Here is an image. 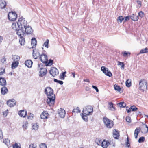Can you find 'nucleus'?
Instances as JSON below:
<instances>
[{"label":"nucleus","instance_id":"393cba45","mask_svg":"<svg viewBox=\"0 0 148 148\" xmlns=\"http://www.w3.org/2000/svg\"><path fill=\"white\" fill-rule=\"evenodd\" d=\"M6 3L4 0H0V8L1 9L5 8Z\"/></svg>","mask_w":148,"mask_h":148},{"label":"nucleus","instance_id":"a211bd4d","mask_svg":"<svg viewBox=\"0 0 148 148\" xmlns=\"http://www.w3.org/2000/svg\"><path fill=\"white\" fill-rule=\"evenodd\" d=\"M108 108L109 110L111 111H114L115 110L113 104L111 102H109L108 103Z\"/></svg>","mask_w":148,"mask_h":148},{"label":"nucleus","instance_id":"aec40b11","mask_svg":"<svg viewBox=\"0 0 148 148\" xmlns=\"http://www.w3.org/2000/svg\"><path fill=\"white\" fill-rule=\"evenodd\" d=\"M49 114L47 111H44L40 115V117L41 119H47Z\"/></svg>","mask_w":148,"mask_h":148},{"label":"nucleus","instance_id":"a878e982","mask_svg":"<svg viewBox=\"0 0 148 148\" xmlns=\"http://www.w3.org/2000/svg\"><path fill=\"white\" fill-rule=\"evenodd\" d=\"M6 84V80L4 78H0V84L2 86H5Z\"/></svg>","mask_w":148,"mask_h":148},{"label":"nucleus","instance_id":"1a4fd4ad","mask_svg":"<svg viewBox=\"0 0 148 148\" xmlns=\"http://www.w3.org/2000/svg\"><path fill=\"white\" fill-rule=\"evenodd\" d=\"M40 60L43 63L47 64L48 62L47 56L45 54L43 53L40 55Z\"/></svg>","mask_w":148,"mask_h":148},{"label":"nucleus","instance_id":"bb28decb","mask_svg":"<svg viewBox=\"0 0 148 148\" xmlns=\"http://www.w3.org/2000/svg\"><path fill=\"white\" fill-rule=\"evenodd\" d=\"M37 44V41L35 38H32L31 39V45L32 46V48H33L35 47Z\"/></svg>","mask_w":148,"mask_h":148},{"label":"nucleus","instance_id":"e433bc0d","mask_svg":"<svg viewBox=\"0 0 148 148\" xmlns=\"http://www.w3.org/2000/svg\"><path fill=\"white\" fill-rule=\"evenodd\" d=\"M28 127V123L27 121H26L23 125V127L24 130H25L27 129V127Z\"/></svg>","mask_w":148,"mask_h":148},{"label":"nucleus","instance_id":"f8f14e48","mask_svg":"<svg viewBox=\"0 0 148 148\" xmlns=\"http://www.w3.org/2000/svg\"><path fill=\"white\" fill-rule=\"evenodd\" d=\"M16 32V34L19 37H23L24 35L25 34L24 29L20 28H18Z\"/></svg>","mask_w":148,"mask_h":148},{"label":"nucleus","instance_id":"6e6d98bb","mask_svg":"<svg viewBox=\"0 0 148 148\" xmlns=\"http://www.w3.org/2000/svg\"><path fill=\"white\" fill-rule=\"evenodd\" d=\"M123 56L125 57H127L128 56V55L129 54L130 55V53L129 52H125L124 53H123Z\"/></svg>","mask_w":148,"mask_h":148},{"label":"nucleus","instance_id":"cd10ccee","mask_svg":"<svg viewBox=\"0 0 148 148\" xmlns=\"http://www.w3.org/2000/svg\"><path fill=\"white\" fill-rule=\"evenodd\" d=\"M130 17V18L133 21H137L138 19V16L134 14H132Z\"/></svg>","mask_w":148,"mask_h":148},{"label":"nucleus","instance_id":"09e8293b","mask_svg":"<svg viewBox=\"0 0 148 148\" xmlns=\"http://www.w3.org/2000/svg\"><path fill=\"white\" fill-rule=\"evenodd\" d=\"M10 140L8 138H6L3 139V143L6 144V145H8L10 143Z\"/></svg>","mask_w":148,"mask_h":148},{"label":"nucleus","instance_id":"c756f323","mask_svg":"<svg viewBox=\"0 0 148 148\" xmlns=\"http://www.w3.org/2000/svg\"><path fill=\"white\" fill-rule=\"evenodd\" d=\"M148 53V49L147 47H146L144 49H141L140 51V53H138L137 54V55H138L140 54L144 53Z\"/></svg>","mask_w":148,"mask_h":148},{"label":"nucleus","instance_id":"3c124183","mask_svg":"<svg viewBox=\"0 0 148 148\" xmlns=\"http://www.w3.org/2000/svg\"><path fill=\"white\" fill-rule=\"evenodd\" d=\"M37 145L35 144H31L29 145V148H36Z\"/></svg>","mask_w":148,"mask_h":148},{"label":"nucleus","instance_id":"473e14b6","mask_svg":"<svg viewBox=\"0 0 148 148\" xmlns=\"http://www.w3.org/2000/svg\"><path fill=\"white\" fill-rule=\"evenodd\" d=\"M32 127L33 130H37L38 129L39 125L37 123H33Z\"/></svg>","mask_w":148,"mask_h":148},{"label":"nucleus","instance_id":"a18cd8bd","mask_svg":"<svg viewBox=\"0 0 148 148\" xmlns=\"http://www.w3.org/2000/svg\"><path fill=\"white\" fill-rule=\"evenodd\" d=\"M145 138L143 136L140 137L138 140V142L139 143L143 142L145 141Z\"/></svg>","mask_w":148,"mask_h":148},{"label":"nucleus","instance_id":"f704fd0d","mask_svg":"<svg viewBox=\"0 0 148 148\" xmlns=\"http://www.w3.org/2000/svg\"><path fill=\"white\" fill-rule=\"evenodd\" d=\"M118 105L120 107L124 108L126 106V104L124 102H121L118 103Z\"/></svg>","mask_w":148,"mask_h":148},{"label":"nucleus","instance_id":"7ed1b4c3","mask_svg":"<svg viewBox=\"0 0 148 148\" xmlns=\"http://www.w3.org/2000/svg\"><path fill=\"white\" fill-rule=\"evenodd\" d=\"M103 121L104 124L108 128H111L114 125V124L113 121L107 118H103Z\"/></svg>","mask_w":148,"mask_h":148},{"label":"nucleus","instance_id":"4be33fe9","mask_svg":"<svg viewBox=\"0 0 148 148\" xmlns=\"http://www.w3.org/2000/svg\"><path fill=\"white\" fill-rule=\"evenodd\" d=\"M32 62L30 60H26L25 63V65L28 68L31 67L32 64Z\"/></svg>","mask_w":148,"mask_h":148},{"label":"nucleus","instance_id":"c03bdc74","mask_svg":"<svg viewBox=\"0 0 148 148\" xmlns=\"http://www.w3.org/2000/svg\"><path fill=\"white\" fill-rule=\"evenodd\" d=\"M118 65L121 66V69L123 68V69H124L125 65L123 62L118 61Z\"/></svg>","mask_w":148,"mask_h":148},{"label":"nucleus","instance_id":"58836bf2","mask_svg":"<svg viewBox=\"0 0 148 148\" xmlns=\"http://www.w3.org/2000/svg\"><path fill=\"white\" fill-rule=\"evenodd\" d=\"M130 109L132 110V111L134 112L136 111L138 109V108L134 105L131 106L130 107Z\"/></svg>","mask_w":148,"mask_h":148},{"label":"nucleus","instance_id":"5701e85b","mask_svg":"<svg viewBox=\"0 0 148 148\" xmlns=\"http://www.w3.org/2000/svg\"><path fill=\"white\" fill-rule=\"evenodd\" d=\"M141 129L140 127H137L134 131V136L135 138H137L138 134L139 133Z\"/></svg>","mask_w":148,"mask_h":148},{"label":"nucleus","instance_id":"4d7b16f0","mask_svg":"<svg viewBox=\"0 0 148 148\" xmlns=\"http://www.w3.org/2000/svg\"><path fill=\"white\" fill-rule=\"evenodd\" d=\"M13 148H20V147L18 145L17 143H15L13 145Z\"/></svg>","mask_w":148,"mask_h":148},{"label":"nucleus","instance_id":"680f3d73","mask_svg":"<svg viewBox=\"0 0 148 148\" xmlns=\"http://www.w3.org/2000/svg\"><path fill=\"white\" fill-rule=\"evenodd\" d=\"M6 61V59L5 58V57H3L1 59V62L3 63H4Z\"/></svg>","mask_w":148,"mask_h":148},{"label":"nucleus","instance_id":"49530a36","mask_svg":"<svg viewBox=\"0 0 148 148\" xmlns=\"http://www.w3.org/2000/svg\"><path fill=\"white\" fill-rule=\"evenodd\" d=\"M66 73V72L65 71L63 72L62 73V75H60V79L62 80H64V77L65 75V74Z\"/></svg>","mask_w":148,"mask_h":148},{"label":"nucleus","instance_id":"bf43d9fd","mask_svg":"<svg viewBox=\"0 0 148 148\" xmlns=\"http://www.w3.org/2000/svg\"><path fill=\"white\" fill-rule=\"evenodd\" d=\"M34 116V115L33 114L30 113L29 116H28L27 117V119H30L32 120V119L33 117Z\"/></svg>","mask_w":148,"mask_h":148},{"label":"nucleus","instance_id":"de8ad7c7","mask_svg":"<svg viewBox=\"0 0 148 148\" xmlns=\"http://www.w3.org/2000/svg\"><path fill=\"white\" fill-rule=\"evenodd\" d=\"M53 60L51 59H50L49 60V62H47L48 64H47L46 66H50L51 65L53 64Z\"/></svg>","mask_w":148,"mask_h":148},{"label":"nucleus","instance_id":"052dcab7","mask_svg":"<svg viewBox=\"0 0 148 148\" xmlns=\"http://www.w3.org/2000/svg\"><path fill=\"white\" fill-rule=\"evenodd\" d=\"M126 120L127 122L130 123L131 121V118L129 116H127L126 118Z\"/></svg>","mask_w":148,"mask_h":148},{"label":"nucleus","instance_id":"20e7f679","mask_svg":"<svg viewBox=\"0 0 148 148\" xmlns=\"http://www.w3.org/2000/svg\"><path fill=\"white\" fill-rule=\"evenodd\" d=\"M93 112V107L90 106H88L84 109L82 112L86 115H90L92 114Z\"/></svg>","mask_w":148,"mask_h":148},{"label":"nucleus","instance_id":"6e6552de","mask_svg":"<svg viewBox=\"0 0 148 148\" xmlns=\"http://www.w3.org/2000/svg\"><path fill=\"white\" fill-rule=\"evenodd\" d=\"M101 70L107 76L111 77L112 76V74L108 69L104 66H102L101 68Z\"/></svg>","mask_w":148,"mask_h":148},{"label":"nucleus","instance_id":"b1692460","mask_svg":"<svg viewBox=\"0 0 148 148\" xmlns=\"http://www.w3.org/2000/svg\"><path fill=\"white\" fill-rule=\"evenodd\" d=\"M113 137L115 139H118L119 136V132L116 130H114L113 132Z\"/></svg>","mask_w":148,"mask_h":148},{"label":"nucleus","instance_id":"a19ab883","mask_svg":"<svg viewBox=\"0 0 148 148\" xmlns=\"http://www.w3.org/2000/svg\"><path fill=\"white\" fill-rule=\"evenodd\" d=\"M80 112V111L79 110V109L78 107H77V108H76L74 109L72 111V112H73L77 113V112Z\"/></svg>","mask_w":148,"mask_h":148},{"label":"nucleus","instance_id":"9d476101","mask_svg":"<svg viewBox=\"0 0 148 148\" xmlns=\"http://www.w3.org/2000/svg\"><path fill=\"white\" fill-rule=\"evenodd\" d=\"M50 73L52 76L55 77L58 74V70L55 67H52L50 71Z\"/></svg>","mask_w":148,"mask_h":148},{"label":"nucleus","instance_id":"69168bd1","mask_svg":"<svg viewBox=\"0 0 148 148\" xmlns=\"http://www.w3.org/2000/svg\"><path fill=\"white\" fill-rule=\"evenodd\" d=\"M137 3L139 5V7H140L142 6L141 2L140 1L138 0L137 1Z\"/></svg>","mask_w":148,"mask_h":148},{"label":"nucleus","instance_id":"79ce46f5","mask_svg":"<svg viewBox=\"0 0 148 148\" xmlns=\"http://www.w3.org/2000/svg\"><path fill=\"white\" fill-rule=\"evenodd\" d=\"M127 141L126 143V146H127L128 148L130 147V143L129 142V138L128 136V135H127Z\"/></svg>","mask_w":148,"mask_h":148},{"label":"nucleus","instance_id":"6ab92c4d","mask_svg":"<svg viewBox=\"0 0 148 148\" xmlns=\"http://www.w3.org/2000/svg\"><path fill=\"white\" fill-rule=\"evenodd\" d=\"M109 145V142L105 140L101 143V146L103 148H107Z\"/></svg>","mask_w":148,"mask_h":148},{"label":"nucleus","instance_id":"5fc2aeb1","mask_svg":"<svg viewBox=\"0 0 148 148\" xmlns=\"http://www.w3.org/2000/svg\"><path fill=\"white\" fill-rule=\"evenodd\" d=\"M124 22H126L127 21H128L130 20V16H127L124 17Z\"/></svg>","mask_w":148,"mask_h":148},{"label":"nucleus","instance_id":"e2e57ef3","mask_svg":"<svg viewBox=\"0 0 148 148\" xmlns=\"http://www.w3.org/2000/svg\"><path fill=\"white\" fill-rule=\"evenodd\" d=\"M92 87L93 88L96 90L97 92H98L99 90L97 86L93 85L92 86Z\"/></svg>","mask_w":148,"mask_h":148},{"label":"nucleus","instance_id":"774afa93","mask_svg":"<svg viewBox=\"0 0 148 148\" xmlns=\"http://www.w3.org/2000/svg\"><path fill=\"white\" fill-rule=\"evenodd\" d=\"M90 90V88L89 87H88V86H86V87L85 90L86 91H89Z\"/></svg>","mask_w":148,"mask_h":148},{"label":"nucleus","instance_id":"603ef678","mask_svg":"<svg viewBox=\"0 0 148 148\" xmlns=\"http://www.w3.org/2000/svg\"><path fill=\"white\" fill-rule=\"evenodd\" d=\"M138 16L141 18L143 17L144 16V14L143 12L140 11L138 13Z\"/></svg>","mask_w":148,"mask_h":148},{"label":"nucleus","instance_id":"423d86ee","mask_svg":"<svg viewBox=\"0 0 148 148\" xmlns=\"http://www.w3.org/2000/svg\"><path fill=\"white\" fill-rule=\"evenodd\" d=\"M55 95L47 97V103L50 106H53L55 101Z\"/></svg>","mask_w":148,"mask_h":148},{"label":"nucleus","instance_id":"338daca9","mask_svg":"<svg viewBox=\"0 0 148 148\" xmlns=\"http://www.w3.org/2000/svg\"><path fill=\"white\" fill-rule=\"evenodd\" d=\"M3 137V134L2 131L0 130V139H1Z\"/></svg>","mask_w":148,"mask_h":148},{"label":"nucleus","instance_id":"412c9836","mask_svg":"<svg viewBox=\"0 0 148 148\" xmlns=\"http://www.w3.org/2000/svg\"><path fill=\"white\" fill-rule=\"evenodd\" d=\"M8 92V90L5 86H3L1 88V93L3 95H5Z\"/></svg>","mask_w":148,"mask_h":148},{"label":"nucleus","instance_id":"dca6fc26","mask_svg":"<svg viewBox=\"0 0 148 148\" xmlns=\"http://www.w3.org/2000/svg\"><path fill=\"white\" fill-rule=\"evenodd\" d=\"M47 72V70L46 68H41L39 71V76L41 77H42L46 74Z\"/></svg>","mask_w":148,"mask_h":148},{"label":"nucleus","instance_id":"39448f33","mask_svg":"<svg viewBox=\"0 0 148 148\" xmlns=\"http://www.w3.org/2000/svg\"><path fill=\"white\" fill-rule=\"evenodd\" d=\"M17 17V15L15 12H9L8 14V19L11 21H15Z\"/></svg>","mask_w":148,"mask_h":148},{"label":"nucleus","instance_id":"2f4dec72","mask_svg":"<svg viewBox=\"0 0 148 148\" xmlns=\"http://www.w3.org/2000/svg\"><path fill=\"white\" fill-rule=\"evenodd\" d=\"M18 62L13 61L12 64V69L15 68L18 66Z\"/></svg>","mask_w":148,"mask_h":148},{"label":"nucleus","instance_id":"f257e3e1","mask_svg":"<svg viewBox=\"0 0 148 148\" xmlns=\"http://www.w3.org/2000/svg\"><path fill=\"white\" fill-rule=\"evenodd\" d=\"M18 28L24 29L28 25L27 22L23 17L20 18L17 23Z\"/></svg>","mask_w":148,"mask_h":148},{"label":"nucleus","instance_id":"72a5a7b5","mask_svg":"<svg viewBox=\"0 0 148 148\" xmlns=\"http://www.w3.org/2000/svg\"><path fill=\"white\" fill-rule=\"evenodd\" d=\"M82 115L81 114L82 117L83 119L86 122H87L88 121V117L87 116V115H86L82 113Z\"/></svg>","mask_w":148,"mask_h":148},{"label":"nucleus","instance_id":"ea45409f","mask_svg":"<svg viewBox=\"0 0 148 148\" xmlns=\"http://www.w3.org/2000/svg\"><path fill=\"white\" fill-rule=\"evenodd\" d=\"M49 40L48 39L46 41L44 42L43 46H44L45 47L48 48V44L49 43Z\"/></svg>","mask_w":148,"mask_h":148},{"label":"nucleus","instance_id":"4468645a","mask_svg":"<svg viewBox=\"0 0 148 148\" xmlns=\"http://www.w3.org/2000/svg\"><path fill=\"white\" fill-rule=\"evenodd\" d=\"M7 104L9 106L13 107L16 105V102L14 99H12L7 101Z\"/></svg>","mask_w":148,"mask_h":148},{"label":"nucleus","instance_id":"ddd939ff","mask_svg":"<svg viewBox=\"0 0 148 148\" xmlns=\"http://www.w3.org/2000/svg\"><path fill=\"white\" fill-rule=\"evenodd\" d=\"M33 51V56L34 58L37 59L38 57H40V55L39 50L34 49Z\"/></svg>","mask_w":148,"mask_h":148},{"label":"nucleus","instance_id":"4c0bfd02","mask_svg":"<svg viewBox=\"0 0 148 148\" xmlns=\"http://www.w3.org/2000/svg\"><path fill=\"white\" fill-rule=\"evenodd\" d=\"M16 24V23H13L12 25V27L13 29L15 30H17L18 28H17Z\"/></svg>","mask_w":148,"mask_h":148},{"label":"nucleus","instance_id":"7c9ffc66","mask_svg":"<svg viewBox=\"0 0 148 148\" xmlns=\"http://www.w3.org/2000/svg\"><path fill=\"white\" fill-rule=\"evenodd\" d=\"M19 38L20 39H19V42L20 43V44L21 45H24L25 42V38H23V37Z\"/></svg>","mask_w":148,"mask_h":148},{"label":"nucleus","instance_id":"37998d69","mask_svg":"<svg viewBox=\"0 0 148 148\" xmlns=\"http://www.w3.org/2000/svg\"><path fill=\"white\" fill-rule=\"evenodd\" d=\"M126 85L127 87H129L131 85V82L129 80H127L126 81Z\"/></svg>","mask_w":148,"mask_h":148},{"label":"nucleus","instance_id":"c85d7f7f","mask_svg":"<svg viewBox=\"0 0 148 148\" xmlns=\"http://www.w3.org/2000/svg\"><path fill=\"white\" fill-rule=\"evenodd\" d=\"M20 59V57L18 55H14L12 58V59L13 61L18 62V61Z\"/></svg>","mask_w":148,"mask_h":148},{"label":"nucleus","instance_id":"9b49d317","mask_svg":"<svg viewBox=\"0 0 148 148\" xmlns=\"http://www.w3.org/2000/svg\"><path fill=\"white\" fill-rule=\"evenodd\" d=\"M25 33L27 34H30L32 33L33 32V29L31 27L28 25L24 29Z\"/></svg>","mask_w":148,"mask_h":148},{"label":"nucleus","instance_id":"864d4df0","mask_svg":"<svg viewBox=\"0 0 148 148\" xmlns=\"http://www.w3.org/2000/svg\"><path fill=\"white\" fill-rule=\"evenodd\" d=\"M54 81L55 82H57L61 85L63 83V82L62 81L60 80H58L56 79H54Z\"/></svg>","mask_w":148,"mask_h":148},{"label":"nucleus","instance_id":"c9c22d12","mask_svg":"<svg viewBox=\"0 0 148 148\" xmlns=\"http://www.w3.org/2000/svg\"><path fill=\"white\" fill-rule=\"evenodd\" d=\"M114 89L115 90H116L119 92H120L121 91V89L119 86L114 85Z\"/></svg>","mask_w":148,"mask_h":148},{"label":"nucleus","instance_id":"13d9d810","mask_svg":"<svg viewBox=\"0 0 148 148\" xmlns=\"http://www.w3.org/2000/svg\"><path fill=\"white\" fill-rule=\"evenodd\" d=\"M47 146L45 144L42 143L41 144V145L40 147V148H47Z\"/></svg>","mask_w":148,"mask_h":148},{"label":"nucleus","instance_id":"0eeeda50","mask_svg":"<svg viewBox=\"0 0 148 148\" xmlns=\"http://www.w3.org/2000/svg\"><path fill=\"white\" fill-rule=\"evenodd\" d=\"M45 93L47 95V97L55 95L53 94V89L50 87H47L45 89Z\"/></svg>","mask_w":148,"mask_h":148},{"label":"nucleus","instance_id":"0e129e2a","mask_svg":"<svg viewBox=\"0 0 148 148\" xmlns=\"http://www.w3.org/2000/svg\"><path fill=\"white\" fill-rule=\"evenodd\" d=\"M131 109L130 108H129L127 107H126V110L128 113H129L131 111Z\"/></svg>","mask_w":148,"mask_h":148},{"label":"nucleus","instance_id":"f03ea898","mask_svg":"<svg viewBox=\"0 0 148 148\" xmlns=\"http://www.w3.org/2000/svg\"><path fill=\"white\" fill-rule=\"evenodd\" d=\"M139 89L142 91H145L147 88V82L145 79H142L140 80Z\"/></svg>","mask_w":148,"mask_h":148},{"label":"nucleus","instance_id":"2eb2a0df","mask_svg":"<svg viewBox=\"0 0 148 148\" xmlns=\"http://www.w3.org/2000/svg\"><path fill=\"white\" fill-rule=\"evenodd\" d=\"M58 114L60 117L61 118H64L65 116L66 112L64 109L61 108L60 110H58Z\"/></svg>","mask_w":148,"mask_h":148},{"label":"nucleus","instance_id":"8fccbe9b","mask_svg":"<svg viewBox=\"0 0 148 148\" xmlns=\"http://www.w3.org/2000/svg\"><path fill=\"white\" fill-rule=\"evenodd\" d=\"M118 21H119L120 23H121L123 20H124V18L122 16H120L117 18Z\"/></svg>","mask_w":148,"mask_h":148},{"label":"nucleus","instance_id":"f3484780","mask_svg":"<svg viewBox=\"0 0 148 148\" xmlns=\"http://www.w3.org/2000/svg\"><path fill=\"white\" fill-rule=\"evenodd\" d=\"M27 112L25 110H22L19 111L18 114L19 116L21 117L25 118L27 114Z\"/></svg>","mask_w":148,"mask_h":148}]
</instances>
